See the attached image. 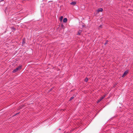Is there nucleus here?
Wrapping results in <instances>:
<instances>
[{
    "label": "nucleus",
    "mask_w": 133,
    "mask_h": 133,
    "mask_svg": "<svg viewBox=\"0 0 133 133\" xmlns=\"http://www.w3.org/2000/svg\"><path fill=\"white\" fill-rule=\"evenodd\" d=\"M22 67V66L21 65H20L18 67H17L16 69H14L12 71V72L13 73H15L18 71L19 69H21Z\"/></svg>",
    "instance_id": "nucleus-1"
},
{
    "label": "nucleus",
    "mask_w": 133,
    "mask_h": 133,
    "mask_svg": "<svg viewBox=\"0 0 133 133\" xmlns=\"http://www.w3.org/2000/svg\"><path fill=\"white\" fill-rule=\"evenodd\" d=\"M129 71L128 70H127L125 71L124 72L123 75H122V77H124L125 76H126L127 74H128V72Z\"/></svg>",
    "instance_id": "nucleus-2"
},
{
    "label": "nucleus",
    "mask_w": 133,
    "mask_h": 133,
    "mask_svg": "<svg viewBox=\"0 0 133 133\" xmlns=\"http://www.w3.org/2000/svg\"><path fill=\"white\" fill-rule=\"evenodd\" d=\"M105 96V95H104L103 96H102L100 97V98L98 100V102H99L101 101L104 98Z\"/></svg>",
    "instance_id": "nucleus-3"
},
{
    "label": "nucleus",
    "mask_w": 133,
    "mask_h": 133,
    "mask_svg": "<svg viewBox=\"0 0 133 133\" xmlns=\"http://www.w3.org/2000/svg\"><path fill=\"white\" fill-rule=\"evenodd\" d=\"M103 9L102 8H99L97 10V11L98 12H102L103 11Z\"/></svg>",
    "instance_id": "nucleus-4"
},
{
    "label": "nucleus",
    "mask_w": 133,
    "mask_h": 133,
    "mask_svg": "<svg viewBox=\"0 0 133 133\" xmlns=\"http://www.w3.org/2000/svg\"><path fill=\"white\" fill-rule=\"evenodd\" d=\"M76 2H72L70 3V4L72 5H75L76 4Z\"/></svg>",
    "instance_id": "nucleus-5"
},
{
    "label": "nucleus",
    "mask_w": 133,
    "mask_h": 133,
    "mask_svg": "<svg viewBox=\"0 0 133 133\" xmlns=\"http://www.w3.org/2000/svg\"><path fill=\"white\" fill-rule=\"evenodd\" d=\"M67 21V19L66 18H64L63 20V22L64 23H66Z\"/></svg>",
    "instance_id": "nucleus-6"
},
{
    "label": "nucleus",
    "mask_w": 133,
    "mask_h": 133,
    "mask_svg": "<svg viewBox=\"0 0 133 133\" xmlns=\"http://www.w3.org/2000/svg\"><path fill=\"white\" fill-rule=\"evenodd\" d=\"M75 96H73L70 99V101H71L72 100V99H73L74 97H75Z\"/></svg>",
    "instance_id": "nucleus-7"
},
{
    "label": "nucleus",
    "mask_w": 133,
    "mask_h": 133,
    "mask_svg": "<svg viewBox=\"0 0 133 133\" xmlns=\"http://www.w3.org/2000/svg\"><path fill=\"white\" fill-rule=\"evenodd\" d=\"M88 79L87 78H86L85 80H84V81L85 82H87L88 81Z\"/></svg>",
    "instance_id": "nucleus-8"
},
{
    "label": "nucleus",
    "mask_w": 133,
    "mask_h": 133,
    "mask_svg": "<svg viewBox=\"0 0 133 133\" xmlns=\"http://www.w3.org/2000/svg\"><path fill=\"white\" fill-rule=\"evenodd\" d=\"M81 32V31H79L78 33V35H79Z\"/></svg>",
    "instance_id": "nucleus-9"
},
{
    "label": "nucleus",
    "mask_w": 133,
    "mask_h": 133,
    "mask_svg": "<svg viewBox=\"0 0 133 133\" xmlns=\"http://www.w3.org/2000/svg\"><path fill=\"white\" fill-rule=\"evenodd\" d=\"M60 20L61 21H62L63 19V17L62 16H61V17L60 18Z\"/></svg>",
    "instance_id": "nucleus-10"
},
{
    "label": "nucleus",
    "mask_w": 133,
    "mask_h": 133,
    "mask_svg": "<svg viewBox=\"0 0 133 133\" xmlns=\"http://www.w3.org/2000/svg\"><path fill=\"white\" fill-rule=\"evenodd\" d=\"M12 30H15V28H14V27H13L12 28Z\"/></svg>",
    "instance_id": "nucleus-11"
},
{
    "label": "nucleus",
    "mask_w": 133,
    "mask_h": 133,
    "mask_svg": "<svg viewBox=\"0 0 133 133\" xmlns=\"http://www.w3.org/2000/svg\"><path fill=\"white\" fill-rule=\"evenodd\" d=\"M25 43V42H24L23 41V43Z\"/></svg>",
    "instance_id": "nucleus-12"
},
{
    "label": "nucleus",
    "mask_w": 133,
    "mask_h": 133,
    "mask_svg": "<svg viewBox=\"0 0 133 133\" xmlns=\"http://www.w3.org/2000/svg\"><path fill=\"white\" fill-rule=\"evenodd\" d=\"M59 129L60 130H61V129Z\"/></svg>",
    "instance_id": "nucleus-13"
},
{
    "label": "nucleus",
    "mask_w": 133,
    "mask_h": 133,
    "mask_svg": "<svg viewBox=\"0 0 133 133\" xmlns=\"http://www.w3.org/2000/svg\"><path fill=\"white\" fill-rule=\"evenodd\" d=\"M106 44V43L105 44Z\"/></svg>",
    "instance_id": "nucleus-14"
}]
</instances>
